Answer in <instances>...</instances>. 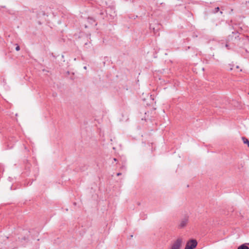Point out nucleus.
<instances>
[{
    "mask_svg": "<svg viewBox=\"0 0 249 249\" xmlns=\"http://www.w3.org/2000/svg\"><path fill=\"white\" fill-rule=\"evenodd\" d=\"M189 221V216H184L182 218L180 219L179 220L178 225V229H183L185 228L187 225L188 224Z\"/></svg>",
    "mask_w": 249,
    "mask_h": 249,
    "instance_id": "obj_1",
    "label": "nucleus"
},
{
    "mask_svg": "<svg viewBox=\"0 0 249 249\" xmlns=\"http://www.w3.org/2000/svg\"><path fill=\"white\" fill-rule=\"evenodd\" d=\"M197 245V242L195 239H191L186 244L185 249H194Z\"/></svg>",
    "mask_w": 249,
    "mask_h": 249,
    "instance_id": "obj_2",
    "label": "nucleus"
},
{
    "mask_svg": "<svg viewBox=\"0 0 249 249\" xmlns=\"http://www.w3.org/2000/svg\"><path fill=\"white\" fill-rule=\"evenodd\" d=\"M182 243V239L178 238L177 240L172 245L170 249H180Z\"/></svg>",
    "mask_w": 249,
    "mask_h": 249,
    "instance_id": "obj_3",
    "label": "nucleus"
},
{
    "mask_svg": "<svg viewBox=\"0 0 249 249\" xmlns=\"http://www.w3.org/2000/svg\"><path fill=\"white\" fill-rule=\"evenodd\" d=\"M237 249H249V247L247 246V244H243L239 246Z\"/></svg>",
    "mask_w": 249,
    "mask_h": 249,
    "instance_id": "obj_4",
    "label": "nucleus"
},
{
    "mask_svg": "<svg viewBox=\"0 0 249 249\" xmlns=\"http://www.w3.org/2000/svg\"><path fill=\"white\" fill-rule=\"evenodd\" d=\"M242 139L243 140L244 143L247 144L248 145V146L249 147V141L248 140V139L245 137H242Z\"/></svg>",
    "mask_w": 249,
    "mask_h": 249,
    "instance_id": "obj_5",
    "label": "nucleus"
},
{
    "mask_svg": "<svg viewBox=\"0 0 249 249\" xmlns=\"http://www.w3.org/2000/svg\"><path fill=\"white\" fill-rule=\"evenodd\" d=\"M88 20L89 22L91 23V24H93V22H95L94 20L91 18H89Z\"/></svg>",
    "mask_w": 249,
    "mask_h": 249,
    "instance_id": "obj_6",
    "label": "nucleus"
},
{
    "mask_svg": "<svg viewBox=\"0 0 249 249\" xmlns=\"http://www.w3.org/2000/svg\"><path fill=\"white\" fill-rule=\"evenodd\" d=\"M219 11V8L218 7H217L214 8V9L213 10V13H216L218 12Z\"/></svg>",
    "mask_w": 249,
    "mask_h": 249,
    "instance_id": "obj_7",
    "label": "nucleus"
},
{
    "mask_svg": "<svg viewBox=\"0 0 249 249\" xmlns=\"http://www.w3.org/2000/svg\"><path fill=\"white\" fill-rule=\"evenodd\" d=\"M19 50H20V47H19V46L17 45L16 47V50L17 51H19Z\"/></svg>",
    "mask_w": 249,
    "mask_h": 249,
    "instance_id": "obj_8",
    "label": "nucleus"
},
{
    "mask_svg": "<svg viewBox=\"0 0 249 249\" xmlns=\"http://www.w3.org/2000/svg\"><path fill=\"white\" fill-rule=\"evenodd\" d=\"M27 240V238L25 236H24V237H22V238H21V240L25 241V240Z\"/></svg>",
    "mask_w": 249,
    "mask_h": 249,
    "instance_id": "obj_9",
    "label": "nucleus"
},
{
    "mask_svg": "<svg viewBox=\"0 0 249 249\" xmlns=\"http://www.w3.org/2000/svg\"><path fill=\"white\" fill-rule=\"evenodd\" d=\"M121 174H122L121 173H118L117 174V176H119L121 175Z\"/></svg>",
    "mask_w": 249,
    "mask_h": 249,
    "instance_id": "obj_10",
    "label": "nucleus"
},
{
    "mask_svg": "<svg viewBox=\"0 0 249 249\" xmlns=\"http://www.w3.org/2000/svg\"><path fill=\"white\" fill-rule=\"evenodd\" d=\"M2 238H5L6 239H8V237H6V236H3V237H2Z\"/></svg>",
    "mask_w": 249,
    "mask_h": 249,
    "instance_id": "obj_11",
    "label": "nucleus"
},
{
    "mask_svg": "<svg viewBox=\"0 0 249 249\" xmlns=\"http://www.w3.org/2000/svg\"><path fill=\"white\" fill-rule=\"evenodd\" d=\"M113 160H114V161H117V159H116V158H114V159H113Z\"/></svg>",
    "mask_w": 249,
    "mask_h": 249,
    "instance_id": "obj_12",
    "label": "nucleus"
},
{
    "mask_svg": "<svg viewBox=\"0 0 249 249\" xmlns=\"http://www.w3.org/2000/svg\"><path fill=\"white\" fill-rule=\"evenodd\" d=\"M228 46H228V45L227 44H226V47L227 48H228Z\"/></svg>",
    "mask_w": 249,
    "mask_h": 249,
    "instance_id": "obj_13",
    "label": "nucleus"
},
{
    "mask_svg": "<svg viewBox=\"0 0 249 249\" xmlns=\"http://www.w3.org/2000/svg\"><path fill=\"white\" fill-rule=\"evenodd\" d=\"M84 69H85V70H86V69H87V67H86V66H85V67H84Z\"/></svg>",
    "mask_w": 249,
    "mask_h": 249,
    "instance_id": "obj_14",
    "label": "nucleus"
},
{
    "mask_svg": "<svg viewBox=\"0 0 249 249\" xmlns=\"http://www.w3.org/2000/svg\"><path fill=\"white\" fill-rule=\"evenodd\" d=\"M236 68H237V69H238V68H239V66H236Z\"/></svg>",
    "mask_w": 249,
    "mask_h": 249,
    "instance_id": "obj_15",
    "label": "nucleus"
},
{
    "mask_svg": "<svg viewBox=\"0 0 249 249\" xmlns=\"http://www.w3.org/2000/svg\"><path fill=\"white\" fill-rule=\"evenodd\" d=\"M247 246H249V243H247Z\"/></svg>",
    "mask_w": 249,
    "mask_h": 249,
    "instance_id": "obj_16",
    "label": "nucleus"
}]
</instances>
